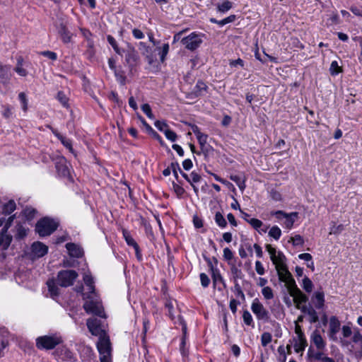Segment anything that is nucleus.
Returning <instances> with one entry per match:
<instances>
[{
    "instance_id": "ea45409f",
    "label": "nucleus",
    "mask_w": 362,
    "mask_h": 362,
    "mask_svg": "<svg viewBox=\"0 0 362 362\" xmlns=\"http://www.w3.org/2000/svg\"><path fill=\"white\" fill-rule=\"evenodd\" d=\"M231 273L233 274L234 281L237 282L238 279H241L243 277V274L241 269H238L235 266H233L230 269Z\"/></svg>"
},
{
    "instance_id": "b1692460",
    "label": "nucleus",
    "mask_w": 362,
    "mask_h": 362,
    "mask_svg": "<svg viewBox=\"0 0 362 362\" xmlns=\"http://www.w3.org/2000/svg\"><path fill=\"white\" fill-rule=\"evenodd\" d=\"M293 341L294 351L302 354L308 344L305 337L293 338Z\"/></svg>"
},
{
    "instance_id": "f257e3e1",
    "label": "nucleus",
    "mask_w": 362,
    "mask_h": 362,
    "mask_svg": "<svg viewBox=\"0 0 362 362\" xmlns=\"http://www.w3.org/2000/svg\"><path fill=\"white\" fill-rule=\"evenodd\" d=\"M267 251L270 255V259L275 265L279 279L285 283L289 295L293 298V302L297 309L302 310V304L308 300V297L297 286L291 272L286 264V257L283 252L273 247L271 245H266Z\"/></svg>"
},
{
    "instance_id": "dca6fc26",
    "label": "nucleus",
    "mask_w": 362,
    "mask_h": 362,
    "mask_svg": "<svg viewBox=\"0 0 362 362\" xmlns=\"http://www.w3.org/2000/svg\"><path fill=\"white\" fill-rule=\"evenodd\" d=\"M139 56L136 51L134 48L128 49L125 54V62L129 66L130 71L136 66Z\"/></svg>"
},
{
    "instance_id": "4be33fe9",
    "label": "nucleus",
    "mask_w": 362,
    "mask_h": 362,
    "mask_svg": "<svg viewBox=\"0 0 362 362\" xmlns=\"http://www.w3.org/2000/svg\"><path fill=\"white\" fill-rule=\"evenodd\" d=\"M302 313L307 314L310 317V322L315 323L318 322L319 317L315 310L310 305H303L302 306Z\"/></svg>"
},
{
    "instance_id": "3c124183",
    "label": "nucleus",
    "mask_w": 362,
    "mask_h": 362,
    "mask_svg": "<svg viewBox=\"0 0 362 362\" xmlns=\"http://www.w3.org/2000/svg\"><path fill=\"white\" fill-rule=\"evenodd\" d=\"M169 51V45L168 43H165L163 45L161 51H160V61L163 62L165 59V57L168 54Z\"/></svg>"
},
{
    "instance_id": "2eb2a0df",
    "label": "nucleus",
    "mask_w": 362,
    "mask_h": 362,
    "mask_svg": "<svg viewBox=\"0 0 362 362\" xmlns=\"http://www.w3.org/2000/svg\"><path fill=\"white\" fill-rule=\"evenodd\" d=\"M122 235H123V237H124L127 244L129 246H132L134 247L137 259L141 260V251L139 249V246L137 244V243L135 241V240L132 238L130 233L127 230L123 229Z\"/></svg>"
},
{
    "instance_id": "ddd939ff",
    "label": "nucleus",
    "mask_w": 362,
    "mask_h": 362,
    "mask_svg": "<svg viewBox=\"0 0 362 362\" xmlns=\"http://www.w3.org/2000/svg\"><path fill=\"white\" fill-rule=\"evenodd\" d=\"M341 323L335 316H332L329 323V337L333 341H337V334L340 329Z\"/></svg>"
},
{
    "instance_id": "0e129e2a",
    "label": "nucleus",
    "mask_w": 362,
    "mask_h": 362,
    "mask_svg": "<svg viewBox=\"0 0 362 362\" xmlns=\"http://www.w3.org/2000/svg\"><path fill=\"white\" fill-rule=\"evenodd\" d=\"M165 308L168 309V315L170 318H173V305L170 300H167L165 303Z\"/></svg>"
},
{
    "instance_id": "bf43d9fd",
    "label": "nucleus",
    "mask_w": 362,
    "mask_h": 362,
    "mask_svg": "<svg viewBox=\"0 0 362 362\" xmlns=\"http://www.w3.org/2000/svg\"><path fill=\"white\" fill-rule=\"evenodd\" d=\"M202 177L197 173L193 171L190 173V184L197 183L200 182Z\"/></svg>"
},
{
    "instance_id": "c85d7f7f",
    "label": "nucleus",
    "mask_w": 362,
    "mask_h": 362,
    "mask_svg": "<svg viewBox=\"0 0 362 362\" xmlns=\"http://www.w3.org/2000/svg\"><path fill=\"white\" fill-rule=\"evenodd\" d=\"M83 281L86 286L88 288V293H95L94 281L93 276L90 274H85L83 275Z\"/></svg>"
},
{
    "instance_id": "423d86ee",
    "label": "nucleus",
    "mask_w": 362,
    "mask_h": 362,
    "mask_svg": "<svg viewBox=\"0 0 362 362\" xmlns=\"http://www.w3.org/2000/svg\"><path fill=\"white\" fill-rule=\"evenodd\" d=\"M97 349L100 354V362H112V346L108 335L98 339Z\"/></svg>"
},
{
    "instance_id": "4d7b16f0",
    "label": "nucleus",
    "mask_w": 362,
    "mask_h": 362,
    "mask_svg": "<svg viewBox=\"0 0 362 362\" xmlns=\"http://www.w3.org/2000/svg\"><path fill=\"white\" fill-rule=\"evenodd\" d=\"M200 281L201 284L204 288L208 287L210 284V279L205 273L200 274Z\"/></svg>"
},
{
    "instance_id": "5fc2aeb1",
    "label": "nucleus",
    "mask_w": 362,
    "mask_h": 362,
    "mask_svg": "<svg viewBox=\"0 0 362 362\" xmlns=\"http://www.w3.org/2000/svg\"><path fill=\"white\" fill-rule=\"evenodd\" d=\"M18 98L22 104V107L24 111H26L28 109V101L26 95L24 93H20L18 94Z\"/></svg>"
},
{
    "instance_id": "09e8293b",
    "label": "nucleus",
    "mask_w": 362,
    "mask_h": 362,
    "mask_svg": "<svg viewBox=\"0 0 362 362\" xmlns=\"http://www.w3.org/2000/svg\"><path fill=\"white\" fill-rule=\"evenodd\" d=\"M289 242H292L293 245L295 246L303 245L304 243L303 238L300 235H296L293 237H291Z\"/></svg>"
},
{
    "instance_id": "cd10ccee",
    "label": "nucleus",
    "mask_w": 362,
    "mask_h": 362,
    "mask_svg": "<svg viewBox=\"0 0 362 362\" xmlns=\"http://www.w3.org/2000/svg\"><path fill=\"white\" fill-rule=\"evenodd\" d=\"M8 331L5 327H0V340L2 349L6 348L9 344L8 340Z\"/></svg>"
},
{
    "instance_id": "aec40b11",
    "label": "nucleus",
    "mask_w": 362,
    "mask_h": 362,
    "mask_svg": "<svg viewBox=\"0 0 362 362\" xmlns=\"http://www.w3.org/2000/svg\"><path fill=\"white\" fill-rule=\"evenodd\" d=\"M311 342L315 344L317 350H323L326 343L317 331H314L311 335Z\"/></svg>"
},
{
    "instance_id": "864d4df0",
    "label": "nucleus",
    "mask_w": 362,
    "mask_h": 362,
    "mask_svg": "<svg viewBox=\"0 0 362 362\" xmlns=\"http://www.w3.org/2000/svg\"><path fill=\"white\" fill-rule=\"evenodd\" d=\"M173 188L175 193L178 197H181L185 193L184 188L175 182H173Z\"/></svg>"
},
{
    "instance_id": "1a4fd4ad",
    "label": "nucleus",
    "mask_w": 362,
    "mask_h": 362,
    "mask_svg": "<svg viewBox=\"0 0 362 362\" xmlns=\"http://www.w3.org/2000/svg\"><path fill=\"white\" fill-rule=\"evenodd\" d=\"M182 44L189 50L194 51L202 43L201 35L196 33H192L181 40Z\"/></svg>"
},
{
    "instance_id": "4c0bfd02",
    "label": "nucleus",
    "mask_w": 362,
    "mask_h": 362,
    "mask_svg": "<svg viewBox=\"0 0 362 362\" xmlns=\"http://www.w3.org/2000/svg\"><path fill=\"white\" fill-rule=\"evenodd\" d=\"M342 71L341 68L339 66L338 62L337 61H333L331 63L330 68H329V72L331 75L336 76L338 74L341 73Z\"/></svg>"
},
{
    "instance_id": "de8ad7c7",
    "label": "nucleus",
    "mask_w": 362,
    "mask_h": 362,
    "mask_svg": "<svg viewBox=\"0 0 362 362\" xmlns=\"http://www.w3.org/2000/svg\"><path fill=\"white\" fill-rule=\"evenodd\" d=\"M164 134L165 137L172 142L175 141L177 139V134L175 132L170 130V129L165 130Z\"/></svg>"
},
{
    "instance_id": "7c9ffc66",
    "label": "nucleus",
    "mask_w": 362,
    "mask_h": 362,
    "mask_svg": "<svg viewBox=\"0 0 362 362\" xmlns=\"http://www.w3.org/2000/svg\"><path fill=\"white\" fill-rule=\"evenodd\" d=\"M16 205L13 200H10L3 206L2 213L8 215L16 209Z\"/></svg>"
},
{
    "instance_id": "2f4dec72",
    "label": "nucleus",
    "mask_w": 362,
    "mask_h": 362,
    "mask_svg": "<svg viewBox=\"0 0 362 362\" xmlns=\"http://www.w3.org/2000/svg\"><path fill=\"white\" fill-rule=\"evenodd\" d=\"M301 286L305 292L310 293L313 291V284L308 276H305L303 279Z\"/></svg>"
},
{
    "instance_id": "f03ea898",
    "label": "nucleus",
    "mask_w": 362,
    "mask_h": 362,
    "mask_svg": "<svg viewBox=\"0 0 362 362\" xmlns=\"http://www.w3.org/2000/svg\"><path fill=\"white\" fill-rule=\"evenodd\" d=\"M78 277V274L74 270H62L58 272L57 280L54 279H49L47 281L48 291L54 298L59 295V289L57 284L62 287H68L73 285L74 281Z\"/></svg>"
},
{
    "instance_id": "6e6d98bb",
    "label": "nucleus",
    "mask_w": 362,
    "mask_h": 362,
    "mask_svg": "<svg viewBox=\"0 0 362 362\" xmlns=\"http://www.w3.org/2000/svg\"><path fill=\"white\" fill-rule=\"evenodd\" d=\"M156 127L160 132H165V130H167L168 128V125L163 121L157 120L155 122Z\"/></svg>"
},
{
    "instance_id": "9d476101",
    "label": "nucleus",
    "mask_w": 362,
    "mask_h": 362,
    "mask_svg": "<svg viewBox=\"0 0 362 362\" xmlns=\"http://www.w3.org/2000/svg\"><path fill=\"white\" fill-rule=\"evenodd\" d=\"M272 214L274 215L278 220L281 221L284 219V225L287 229H291L293 227L296 218L298 216L297 212L287 214L281 210L274 211Z\"/></svg>"
},
{
    "instance_id": "72a5a7b5",
    "label": "nucleus",
    "mask_w": 362,
    "mask_h": 362,
    "mask_svg": "<svg viewBox=\"0 0 362 362\" xmlns=\"http://www.w3.org/2000/svg\"><path fill=\"white\" fill-rule=\"evenodd\" d=\"M214 219H215V222L219 227H221V228L226 227L227 221L221 212L218 211L216 213Z\"/></svg>"
},
{
    "instance_id": "5701e85b",
    "label": "nucleus",
    "mask_w": 362,
    "mask_h": 362,
    "mask_svg": "<svg viewBox=\"0 0 362 362\" xmlns=\"http://www.w3.org/2000/svg\"><path fill=\"white\" fill-rule=\"evenodd\" d=\"M58 33L61 37L62 40L64 43H69L71 40L72 34L70 33V31L67 29L65 25L63 23H61L59 29Z\"/></svg>"
},
{
    "instance_id": "9b49d317",
    "label": "nucleus",
    "mask_w": 362,
    "mask_h": 362,
    "mask_svg": "<svg viewBox=\"0 0 362 362\" xmlns=\"http://www.w3.org/2000/svg\"><path fill=\"white\" fill-rule=\"evenodd\" d=\"M308 358L310 361H319L321 362H335L334 359L328 357L322 350L315 351L310 347L308 351Z\"/></svg>"
},
{
    "instance_id": "a19ab883",
    "label": "nucleus",
    "mask_w": 362,
    "mask_h": 362,
    "mask_svg": "<svg viewBox=\"0 0 362 362\" xmlns=\"http://www.w3.org/2000/svg\"><path fill=\"white\" fill-rule=\"evenodd\" d=\"M247 223L250 224V226L255 230H258L259 233L261 231L259 230V228L262 226L263 223L262 221L257 219V218H250L249 221H247Z\"/></svg>"
},
{
    "instance_id": "c03bdc74",
    "label": "nucleus",
    "mask_w": 362,
    "mask_h": 362,
    "mask_svg": "<svg viewBox=\"0 0 362 362\" xmlns=\"http://www.w3.org/2000/svg\"><path fill=\"white\" fill-rule=\"evenodd\" d=\"M262 293L267 300H270L274 298L273 291L269 286H264L262 290Z\"/></svg>"
},
{
    "instance_id": "69168bd1",
    "label": "nucleus",
    "mask_w": 362,
    "mask_h": 362,
    "mask_svg": "<svg viewBox=\"0 0 362 362\" xmlns=\"http://www.w3.org/2000/svg\"><path fill=\"white\" fill-rule=\"evenodd\" d=\"M234 288H235V292L236 293V296H240L243 299H244L245 294H244L243 291H242L241 287L238 282H235Z\"/></svg>"
},
{
    "instance_id": "6ab92c4d",
    "label": "nucleus",
    "mask_w": 362,
    "mask_h": 362,
    "mask_svg": "<svg viewBox=\"0 0 362 362\" xmlns=\"http://www.w3.org/2000/svg\"><path fill=\"white\" fill-rule=\"evenodd\" d=\"M311 301L317 309H321L325 304V294L322 291H316L313 293Z\"/></svg>"
},
{
    "instance_id": "6e6552de",
    "label": "nucleus",
    "mask_w": 362,
    "mask_h": 362,
    "mask_svg": "<svg viewBox=\"0 0 362 362\" xmlns=\"http://www.w3.org/2000/svg\"><path fill=\"white\" fill-rule=\"evenodd\" d=\"M251 310L258 320L268 322L269 319V311L264 307L258 298H255L251 305Z\"/></svg>"
},
{
    "instance_id": "79ce46f5",
    "label": "nucleus",
    "mask_w": 362,
    "mask_h": 362,
    "mask_svg": "<svg viewBox=\"0 0 362 362\" xmlns=\"http://www.w3.org/2000/svg\"><path fill=\"white\" fill-rule=\"evenodd\" d=\"M272 339V336L269 332H264L261 336V343L263 346H267Z\"/></svg>"
},
{
    "instance_id": "4468645a",
    "label": "nucleus",
    "mask_w": 362,
    "mask_h": 362,
    "mask_svg": "<svg viewBox=\"0 0 362 362\" xmlns=\"http://www.w3.org/2000/svg\"><path fill=\"white\" fill-rule=\"evenodd\" d=\"M13 237L8 234V227H4L0 232V250H6L11 242Z\"/></svg>"
},
{
    "instance_id": "052dcab7",
    "label": "nucleus",
    "mask_w": 362,
    "mask_h": 362,
    "mask_svg": "<svg viewBox=\"0 0 362 362\" xmlns=\"http://www.w3.org/2000/svg\"><path fill=\"white\" fill-rule=\"evenodd\" d=\"M40 54L44 56V57H46L53 61L56 60L57 58V55L55 52H52V51H43V52H40Z\"/></svg>"
},
{
    "instance_id": "49530a36",
    "label": "nucleus",
    "mask_w": 362,
    "mask_h": 362,
    "mask_svg": "<svg viewBox=\"0 0 362 362\" xmlns=\"http://www.w3.org/2000/svg\"><path fill=\"white\" fill-rule=\"evenodd\" d=\"M352 341L356 344H358L362 350V335L358 330L354 331Z\"/></svg>"
},
{
    "instance_id": "e433bc0d",
    "label": "nucleus",
    "mask_w": 362,
    "mask_h": 362,
    "mask_svg": "<svg viewBox=\"0 0 362 362\" xmlns=\"http://www.w3.org/2000/svg\"><path fill=\"white\" fill-rule=\"evenodd\" d=\"M243 322L245 325H247L248 326H252V327H254L253 319H252V315L250 314V313L248 310H245L243 311Z\"/></svg>"
},
{
    "instance_id": "0eeeda50",
    "label": "nucleus",
    "mask_w": 362,
    "mask_h": 362,
    "mask_svg": "<svg viewBox=\"0 0 362 362\" xmlns=\"http://www.w3.org/2000/svg\"><path fill=\"white\" fill-rule=\"evenodd\" d=\"M86 325L91 334L98 337L99 339L107 335L103 327L101 320L95 317L88 318L86 322Z\"/></svg>"
},
{
    "instance_id": "338daca9",
    "label": "nucleus",
    "mask_w": 362,
    "mask_h": 362,
    "mask_svg": "<svg viewBox=\"0 0 362 362\" xmlns=\"http://www.w3.org/2000/svg\"><path fill=\"white\" fill-rule=\"evenodd\" d=\"M352 334V331L350 327L343 326L342 327V334L344 338L349 337Z\"/></svg>"
},
{
    "instance_id": "a18cd8bd",
    "label": "nucleus",
    "mask_w": 362,
    "mask_h": 362,
    "mask_svg": "<svg viewBox=\"0 0 362 362\" xmlns=\"http://www.w3.org/2000/svg\"><path fill=\"white\" fill-rule=\"evenodd\" d=\"M170 170L173 171V173L176 179V180L178 182L179 180H178V173H177V171H179L180 173H182V170L180 167V165L177 162H175V163H172L170 164Z\"/></svg>"
},
{
    "instance_id": "f3484780",
    "label": "nucleus",
    "mask_w": 362,
    "mask_h": 362,
    "mask_svg": "<svg viewBox=\"0 0 362 362\" xmlns=\"http://www.w3.org/2000/svg\"><path fill=\"white\" fill-rule=\"evenodd\" d=\"M11 67L10 65H4L0 62V81L4 84H7L11 78Z\"/></svg>"
},
{
    "instance_id": "774afa93",
    "label": "nucleus",
    "mask_w": 362,
    "mask_h": 362,
    "mask_svg": "<svg viewBox=\"0 0 362 362\" xmlns=\"http://www.w3.org/2000/svg\"><path fill=\"white\" fill-rule=\"evenodd\" d=\"M14 71L21 76H25L28 74L26 69L23 68V66H16Z\"/></svg>"
},
{
    "instance_id": "603ef678",
    "label": "nucleus",
    "mask_w": 362,
    "mask_h": 362,
    "mask_svg": "<svg viewBox=\"0 0 362 362\" xmlns=\"http://www.w3.org/2000/svg\"><path fill=\"white\" fill-rule=\"evenodd\" d=\"M59 140L61 141L62 144L67 148L71 153H74V149L72 148L71 141L65 138L64 136H62Z\"/></svg>"
},
{
    "instance_id": "a878e982",
    "label": "nucleus",
    "mask_w": 362,
    "mask_h": 362,
    "mask_svg": "<svg viewBox=\"0 0 362 362\" xmlns=\"http://www.w3.org/2000/svg\"><path fill=\"white\" fill-rule=\"evenodd\" d=\"M211 278L214 286H216L218 284H221L223 285V288H226L224 279L218 269L213 270V272H211Z\"/></svg>"
},
{
    "instance_id": "680f3d73",
    "label": "nucleus",
    "mask_w": 362,
    "mask_h": 362,
    "mask_svg": "<svg viewBox=\"0 0 362 362\" xmlns=\"http://www.w3.org/2000/svg\"><path fill=\"white\" fill-rule=\"evenodd\" d=\"M186 339L185 337H182L180 344V352L183 357H187L188 356V351L185 349Z\"/></svg>"
},
{
    "instance_id": "e2e57ef3",
    "label": "nucleus",
    "mask_w": 362,
    "mask_h": 362,
    "mask_svg": "<svg viewBox=\"0 0 362 362\" xmlns=\"http://www.w3.org/2000/svg\"><path fill=\"white\" fill-rule=\"evenodd\" d=\"M255 270L257 273L259 275H263L265 272L264 268L259 261H256L255 262Z\"/></svg>"
},
{
    "instance_id": "58836bf2",
    "label": "nucleus",
    "mask_w": 362,
    "mask_h": 362,
    "mask_svg": "<svg viewBox=\"0 0 362 362\" xmlns=\"http://www.w3.org/2000/svg\"><path fill=\"white\" fill-rule=\"evenodd\" d=\"M57 98L64 107H67L69 106V98L64 92L59 91L57 93Z\"/></svg>"
},
{
    "instance_id": "20e7f679",
    "label": "nucleus",
    "mask_w": 362,
    "mask_h": 362,
    "mask_svg": "<svg viewBox=\"0 0 362 362\" xmlns=\"http://www.w3.org/2000/svg\"><path fill=\"white\" fill-rule=\"evenodd\" d=\"M62 342V337L57 333L40 336L35 339V345L39 350H52Z\"/></svg>"
},
{
    "instance_id": "f704fd0d",
    "label": "nucleus",
    "mask_w": 362,
    "mask_h": 362,
    "mask_svg": "<svg viewBox=\"0 0 362 362\" xmlns=\"http://www.w3.org/2000/svg\"><path fill=\"white\" fill-rule=\"evenodd\" d=\"M268 235L276 240H278L281 235V230L278 226H274L271 228Z\"/></svg>"
},
{
    "instance_id": "a211bd4d",
    "label": "nucleus",
    "mask_w": 362,
    "mask_h": 362,
    "mask_svg": "<svg viewBox=\"0 0 362 362\" xmlns=\"http://www.w3.org/2000/svg\"><path fill=\"white\" fill-rule=\"evenodd\" d=\"M66 248L71 257L79 258L83 255V249L78 245L72 243L66 244Z\"/></svg>"
},
{
    "instance_id": "393cba45",
    "label": "nucleus",
    "mask_w": 362,
    "mask_h": 362,
    "mask_svg": "<svg viewBox=\"0 0 362 362\" xmlns=\"http://www.w3.org/2000/svg\"><path fill=\"white\" fill-rule=\"evenodd\" d=\"M208 86L202 81H198L194 88V93L196 97L202 96L207 92Z\"/></svg>"
},
{
    "instance_id": "f8f14e48",
    "label": "nucleus",
    "mask_w": 362,
    "mask_h": 362,
    "mask_svg": "<svg viewBox=\"0 0 362 362\" xmlns=\"http://www.w3.org/2000/svg\"><path fill=\"white\" fill-rule=\"evenodd\" d=\"M47 252L48 247L41 242H35L31 245V255L33 258L42 257Z\"/></svg>"
},
{
    "instance_id": "412c9836",
    "label": "nucleus",
    "mask_w": 362,
    "mask_h": 362,
    "mask_svg": "<svg viewBox=\"0 0 362 362\" xmlns=\"http://www.w3.org/2000/svg\"><path fill=\"white\" fill-rule=\"evenodd\" d=\"M56 169L58 174L62 177H66L69 174V170L66 165V159L64 158H61L57 161Z\"/></svg>"
},
{
    "instance_id": "7ed1b4c3",
    "label": "nucleus",
    "mask_w": 362,
    "mask_h": 362,
    "mask_svg": "<svg viewBox=\"0 0 362 362\" xmlns=\"http://www.w3.org/2000/svg\"><path fill=\"white\" fill-rule=\"evenodd\" d=\"M83 309L88 314H93L100 317H105L102 302L95 293H83Z\"/></svg>"
},
{
    "instance_id": "c9c22d12",
    "label": "nucleus",
    "mask_w": 362,
    "mask_h": 362,
    "mask_svg": "<svg viewBox=\"0 0 362 362\" xmlns=\"http://www.w3.org/2000/svg\"><path fill=\"white\" fill-rule=\"evenodd\" d=\"M230 179L235 182L242 191L244 190L245 188V180L240 175H230Z\"/></svg>"
},
{
    "instance_id": "39448f33",
    "label": "nucleus",
    "mask_w": 362,
    "mask_h": 362,
    "mask_svg": "<svg viewBox=\"0 0 362 362\" xmlns=\"http://www.w3.org/2000/svg\"><path fill=\"white\" fill-rule=\"evenodd\" d=\"M59 223L55 220L45 217L40 219L35 226V230L40 236H47L55 231Z\"/></svg>"
},
{
    "instance_id": "bb28decb",
    "label": "nucleus",
    "mask_w": 362,
    "mask_h": 362,
    "mask_svg": "<svg viewBox=\"0 0 362 362\" xmlns=\"http://www.w3.org/2000/svg\"><path fill=\"white\" fill-rule=\"evenodd\" d=\"M235 19H236L235 15H230V16H228L227 18H225L224 19L221 20V21H218L214 18H211L209 21L211 23H216V24L218 25L219 26L222 27L228 23H233V21H235Z\"/></svg>"
},
{
    "instance_id": "13d9d810",
    "label": "nucleus",
    "mask_w": 362,
    "mask_h": 362,
    "mask_svg": "<svg viewBox=\"0 0 362 362\" xmlns=\"http://www.w3.org/2000/svg\"><path fill=\"white\" fill-rule=\"evenodd\" d=\"M197 141L200 147H203L204 144H207L208 135L206 134H201L197 136Z\"/></svg>"
},
{
    "instance_id": "473e14b6",
    "label": "nucleus",
    "mask_w": 362,
    "mask_h": 362,
    "mask_svg": "<svg viewBox=\"0 0 362 362\" xmlns=\"http://www.w3.org/2000/svg\"><path fill=\"white\" fill-rule=\"evenodd\" d=\"M233 7V3L229 1H224L223 3L217 5V10L221 13H226Z\"/></svg>"
},
{
    "instance_id": "37998d69",
    "label": "nucleus",
    "mask_w": 362,
    "mask_h": 362,
    "mask_svg": "<svg viewBox=\"0 0 362 362\" xmlns=\"http://www.w3.org/2000/svg\"><path fill=\"white\" fill-rule=\"evenodd\" d=\"M36 213H37V211L32 207H26L23 210V215L28 220L33 218Z\"/></svg>"
},
{
    "instance_id": "8fccbe9b",
    "label": "nucleus",
    "mask_w": 362,
    "mask_h": 362,
    "mask_svg": "<svg viewBox=\"0 0 362 362\" xmlns=\"http://www.w3.org/2000/svg\"><path fill=\"white\" fill-rule=\"evenodd\" d=\"M141 108V110L146 114V115L149 119H153L154 117L152 113V111H151V108L148 104L146 103V104L142 105Z\"/></svg>"
},
{
    "instance_id": "c756f323",
    "label": "nucleus",
    "mask_w": 362,
    "mask_h": 362,
    "mask_svg": "<svg viewBox=\"0 0 362 362\" xmlns=\"http://www.w3.org/2000/svg\"><path fill=\"white\" fill-rule=\"evenodd\" d=\"M16 233L15 238L16 239L21 240L24 238L27 235L26 228L21 224L18 223L16 226Z\"/></svg>"
}]
</instances>
